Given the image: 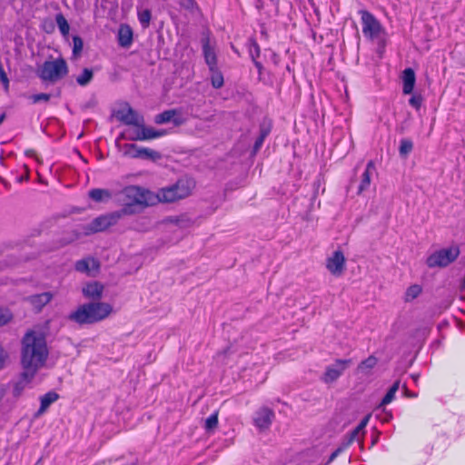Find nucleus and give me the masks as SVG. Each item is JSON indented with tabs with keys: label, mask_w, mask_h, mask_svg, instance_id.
<instances>
[{
	"label": "nucleus",
	"mask_w": 465,
	"mask_h": 465,
	"mask_svg": "<svg viewBox=\"0 0 465 465\" xmlns=\"http://www.w3.org/2000/svg\"><path fill=\"white\" fill-rule=\"evenodd\" d=\"M49 356L46 333L35 327L26 331L21 340V366L27 376H35L45 367Z\"/></svg>",
	"instance_id": "1"
},
{
	"label": "nucleus",
	"mask_w": 465,
	"mask_h": 465,
	"mask_svg": "<svg viewBox=\"0 0 465 465\" xmlns=\"http://www.w3.org/2000/svg\"><path fill=\"white\" fill-rule=\"evenodd\" d=\"M113 312V307L106 302H90L79 306L71 312L69 319L78 324H92L103 321Z\"/></svg>",
	"instance_id": "2"
},
{
	"label": "nucleus",
	"mask_w": 465,
	"mask_h": 465,
	"mask_svg": "<svg viewBox=\"0 0 465 465\" xmlns=\"http://www.w3.org/2000/svg\"><path fill=\"white\" fill-rule=\"evenodd\" d=\"M194 187L195 182L192 178H181L174 184L163 187L155 193L157 203H169L183 200L192 194Z\"/></svg>",
	"instance_id": "3"
},
{
	"label": "nucleus",
	"mask_w": 465,
	"mask_h": 465,
	"mask_svg": "<svg viewBox=\"0 0 465 465\" xmlns=\"http://www.w3.org/2000/svg\"><path fill=\"white\" fill-rule=\"evenodd\" d=\"M122 195V201L125 205L124 211L121 212L122 214L127 213L128 208L134 205L146 207L157 203L155 193L135 185L127 186L123 189Z\"/></svg>",
	"instance_id": "4"
},
{
	"label": "nucleus",
	"mask_w": 465,
	"mask_h": 465,
	"mask_svg": "<svg viewBox=\"0 0 465 465\" xmlns=\"http://www.w3.org/2000/svg\"><path fill=\"white\" fill-rule=\"evenodd\" d=\"M67 73V64L62 58L45 61L37 71V74L42 80L51 83L61 80Z\"/></svg>",
	"instance_id": "5"
},
{
	"label": "nucleus",
	"mask_w": 465,
	"mask_h": 465,
	"mask_svg": "<svg viewBox=\"0 0 465 465\" xmlns=\"http://www.w3.org/2000/svg\"><path fill=\"white\" fill-rule=\"evenodd\" d=\"M460 255V248L452 245L445 249L434 252L427 258V265L430 268L446 267L453 262Z\"/></svg>",
	"instance_id": "6"
},
{
	"label": "nucleus",
	"mask_w": 465,
	"mask_h": 465,
	"mask_svg": "<svg viewBox=\"0 0 465 465\" xmlns=\"http://www.w3.org/2000/svg\"><path fill=\"white\" fill-rule=\"evenodd\" d=\"M122 153L125 157L139 158L156 162L162 158L159 152L138 146L134 143H125L122 146Z\"/></svg>",
	"instance_id": "7"
},
{
	"label": "nucleus",
	"mask_w": 465,
	"mask_h": 465,
	"mask_svg": "<svg viewBox=\"0 0 465 465\" xmlns=\"http://www.w3.org/2000/svg\"><path fill=\"white\" fill-rule=\"evenodd\" d=\"M361 14L364 36L371 40L382 41L384 32L380 23L367 11H362Z\"/></svg>",
	"instance_id": "8"
},
{
	"label": "nucleus",
	"mask_w": 465,
	"mask_h": 465,
	"mask_svg": "<svg viewBox=\"0 0 465 465\" xmlns=\"http://www.w3.org/2000/svg\"><path fill=\"white\" fill-rule=\"evenodd\" d=\"M121 217V212H115L106 215L99 216L88 224L85 233L90 234L106 230L110 226L115 224Z\"/></svg>",
	"instance_id": "9"
},
{
	"label": "nucleus",
	"mask_w": 465,
	"mask_h": 465,
	"mask_svg": "<svg viewBox=\"0 0 465 465\" xmlns=\"http://www.w3.org/2000/svg\"><path fill=\"white\" fill-rule=\"evenodd\" d=\"M351 360H337L335 362L326 368L322 381L325 383H331L337 381L344 371L351 365Z\"/></svg>",
	"instance_id": "10"
},
{
	"label": "nucleus",
	"mask_w": 465,
	"mask_h": 465,
	"mask_svg": "<svg viewBox=\"0 0 465 465\" xmlns=\"http://www.w3.org/2000/svg\"><path fill=\"white\" fill-rule=\"evenodd\" d=\"M326 267L334 276H341L345 269V257L341 251H335L331 257L327 259Z\"/></svg>",
	"instance_id": "11"
},
{
	"label": "nucleus",
	"mask_w": 465,
	"mask_h": 465,
	"mask_svg": "<svg viewBox=\"0 0 465 465\" xmlns=\"http://www.w3.org/2000/svg\"><path fill=\"white\" fill-rule=\"evenodd\" d=\"M273 418L274 412L272 410L262 407L254 413L253 423L260 430H264L271 426Z\"/></svg>",
	"instance_id": "12"
},
{
	"label": "nucleus",
	"mask_w": 465,
	"mask_h": 465,
	"mask_svg": "<svg viewBox=\"0 0 465 465\" xmlns=\"http://www.w3.org/2000/svg\"><path fill=\"white\" fill-rule=\"evenodd\" d=\"M100 264L97 260L92 257L82 259L75 263V270L79 272L93 276L98 272Z\"/></svg>",
	"instance_id": "13"
},
{
	"label": "nucleus",
	"mask_w": 465,
	"mask_h": 465,
	"mask_svg": "<svg viewBox=\"0 0 465 465\" xmlns=\"http://www.w3.org/2000/svg\"><path fill=\"white\" fill-rule=\"evenodd\" d=\"M376 173L375 164L372 161H370L367 163L365 171L361 174V182L358 186V194H361L363 192L367 191L370 188L371 183L372 177Z\"/></svg>",
	"instance_id": "14"
},
{
	"label": "nucleus",
	"mask_w": 465,
	"mask_h": 465,
	"mask_svg": "<svg viewBox=\"0 0 465 465\" xmlns=\"http://www.w3.org/2000/svg\"><path fill=\"white\" fill-rule=\"evenodd\" d=\"M118 118L126 124L140 126L143 123V118L131 107L123 109L118 113Z\"/></svg>",
	"instance_id": "15"
},
{
	"label": "nucleus",
	"mask_w": 465,
	"mask_h": 465,
	"mask_svg": "<svg viewBox=\"0 0 465 465\" xmlns=\"http://www.w3.org/2000/svg\"><path fill=\"white\" fill-rule=\"evenodd\" d=\"M53 293L45 292L39 294L29 296L26 300L31 306L37 312H40L53 299Z\"/></svg>",
	"instance_id": "16"
},
{
	"label": "nucleus",
	"mask_w": 465,
	"mask_h": 465,
	"mask_svg": "<svg viewBox=\"0 0 465 465\" xmlns=\"http://www.w3.org/2000/svg\"><path fill=\"white\" fill-rule=\"evenodd\" d=\"M416 82L415 73L411 68H406L402 72V93L410 94L412 93Z\"/></svg>",
	"instance_id": "17"
},
{
	"label": "nucleus",
	"mask_w": 465,
	"mask_h": 465,
	"mask_svg": "<svg viewBox=\"0 0 465 465\" xmlns=\"http://www.w3.org/2000/svg\"><path fill=\"white\" fill-rule=\"evenodd\" d=\"M103 292L104 285L97 282H89L83 288L84 295L92 300H99Z\"/></svg>",
	"instance_id": "18"
},
{
	"label": "nucleus",
	"mask_w": 465,
	"mask_h": 465,
	"mask_svg": "<svg viewBox=\"0 0 465 465\" xmlns=\"http://www.w3.org/2000/svg\"><path fill=\"white\" fill-rule=\"evenodd\" d=\"M35 376H27L23 370L20 379L13 384L12 394L15 398L22 395L25 389L30 384Z\"/></svg>",
	"instance_id": "19"
},
{
	"label": "nucleus",
	"mask_w": 465,
	"mask_h": 465,
	"mask_svg": "<svg viewBox=\"0 0 465 465\" xmlns=\"http://www.w3.org/2000/svg\"><path fill=\"white\" fill-rule=\"evenodd\" d=\"M58 398H59L58 394L54 391H49V392L45 393V395H43L40 398V403H41L40 408L36 411L35 416L36 418H38L41 415H43L47 411L49 406L52 403L55 402L58 400Z\"/></svg>",
	"instance_id": "20"
},
{
	"label": "nucleus",
	"mask_w": 465,
	"mask_h": 465,
	"mask_svg": "<svg viewBox=\"0 0 465 465\" xmlns=\"http://www.w3.org/2000/svg\"><path fill=\"white\" fill-rule=\"evenodd\" d=\"M118 41L121 46L129 47L133 42V30L127 25H121L118 30Z\"/></svg>",
	"instance_id": "21"
},
{
	"label": "nucleus",
	"mask_w": 465,
	"mask_h": 465,
	"mask_svg": "<svg viewBox=\"0 0 465 465\" xmlns=\"http://www.w3.org/2000/svg\"><path fill=\"white\" fill-rule=\"evenodd\" d=\"M203 54L205 58V63L209 66V69L213 70V68L216 67L217 64L216 54L213 49L210 46L208 40H205L203 43Z\"/></svg>",
	"instance_id": "22"
},
{
	"label": "nucleus",
	"mask_w": 465,
	"mask_h": 465,
	"mask_svg": "<svg viewBox=\"0 0 465 465\" xmlns=\"http://www.w3.org/2000/svg\"><path fill=\"white\" fill-rule=\"evenodd\" d=\"M89 197L96 203H104L111 199L112 193L107 189H93L88 193Z\"/></svg>",
	"instance_id": "23"
},
{
	"label": "nucleus",
	"mask_w": 465,
	"mask_h": 465,
	"mask_svg": "<svg viewBox=\"0 0 465 465\" xmlns=\"http://www.w3.org/2000/svg\"><path fill=\"white\" fill-rule=\"evenodd\" d=\"M400 388V381H396L393 385L390 388L386 395L381 400V403L378 405V409H382V411H385V406L390 404L396 396L397 391Z\"/></svg>",
	"instance_id": "24"
},
{
	"label": "nucleus",
	"mask_w": 465,
	"mask_h": 465,
	"mask_svg": "<svg viewBox=\"0 0 465 465\" xmlns=\"http://www.w3.org/2000/svg\"><path fill=\"white\" fill-rule=\"evenodd\" d=\"M377 362L378 360L376 357L370 356L359 364L357 371L363 375H369L371 370L376 366Z\"/></svg>",
	"instance_id": "25"
},
{
	"label": "nucleus",
	"mask_w": 465,
	"mask_h": 465,
	"mask_svg": "<svg viewBox=\"0 0 465 465\" xmlns=\"http://www.w3.org/2000/svg\"><path fill=\"white\" fill-rule=\"evenodd\" d=\"M166 134L163 130H155L153 127L145 126L142 124V137L146 140L156 139Z\"/></svg>",
	"instance_id": "26"
},
{
	"label": "nucleus",
	"mask_w": 465,
	"mask_h": 465,
	"mask_svg": "<svg viewBox=\"0 0 465 465\" xmlns=\"http://www.w3.org/2000/svg\"><path fill=\"white\" fill-rule=\"evenodd\" d=\"M422 288L419 284H412L407 288L404 293V301L406 302H411L415 300L421 293Z\"/></svg>",
	"instance_id": "27"
},
{
	"label": "nucleus",
	"mask_w": 465,
	"mask_h": 465,
	"mask_svg": "<svg viewBox=\"0 0 465 465\" xmlns=\"http://www.w3.org/2000/svg\"><path fill=\"white\" fill-rule=\"evenodd\" d=\"M363 435L364 431L358 430V427H356L350 434L346 442L343 445L348 448L354 440H359L361 448L363 447Z\"/></svg>",
	"instance_id": "28"
},
{
	"label": "nucleus",
	"mask_w": 465,
	"mask_h": 465,
	"mask_svg": "<svg viewBox=\"0 0 465 465\" xmlns=\"http://www.w3.org/2000/svg\"><path fill=\"white\" fill-rule=\"evenodd\" d=\"M55 21L61 34L64 36L67 35L69 34L70 26L65 17L62 14H58L55 17Z\"/></svg>",
	"instance_id": "29"
},
{
	"label": "nucleus",
	"mask_w": 465,
	"mask_h": 465,
	"mask_svg": "<svg viewBox=\"0 0 465 465\" xmlns=\"http://www.w3.org/2000/svg\"><path fill=\"white\" fill-rule=\"evenodd\" d=\"M218 426V412H213L204 421V429L207 432H213Z\"/></svg>",
	"instance_id": "30"
},
{
	"label": "nucleus",
	"mask_w": 465,
	"mask_h": 465,
	"mask_svg": "<svg viewBox=\"0 0 465 465\" xmlns=\"http://www.w3.org/2000/svg\"><path fill=\"white\" fill-rule=\"evenodd\" d=\"M211 71V82L212 85L214 88H221L223 85V76L221 72H219L216 67Z\"/></svg>",
	"instance_id": "31"
},
{
	"label": "nucleus",
	"mask_w": 465,
	"mask_h": 465,
	"mask_svg": "<svg viewBox=\"0 0 465 465\" xmlns=\"http://www.w3.org/2000/svg\"><path fill=\"white\" fill-rule=\"evenodd\" d=\"M92 78H93V71L88 68H85V69H84L83 73L76 78V82L80 85L84 86L88 83H90Z\"/></svg>",
	"instance_id": "32"
},
{
	"label": "nucleus",
	"mask_w": 465,
	"mask_h": 465,
	"mask_svg": "<svg viewBox=\"0 0 465 465\" xmlns=\"http://www.w3.org/2000/svg\"><path fill=\"white\" fill-rule=\"evenodd\" d=\"M174 115L173 111H165L162 114H159L155 116L154 122L156 124H165L172 120Z\"/></svg>",
	"instance_id": "33"
},
{
	"label": "nucleus",
	"mask_w": 465,
	"mask_h": 465,
	"mask_svg": "<svg viewBox=\"0 0 465 465\" xmlns=\"http://www.w3.org/2000/svg\"><path fill=\"white\" fill-rule=\"evenodd\" d=\"M413 148V143L411 141L408 140V139H403L401 141V145H400V153L401 155H403V156H406L408 155L411 150Z\"/></svg>",
	"instance_id": "34"
},
{
	"label": "nucleus",
	"mask_w": 465,
	"mask_h": 465,
	"mask_svg": "<svg viewBox=\"0 0 465 465\" xmlns=\"http://www.w3.org/2000/svg\"><path fill=\"white\" fill-rule=\"evenodd\" d=\"M13 319V314L8 309L0 308V327L6 325Z\"/></svg>",
	"instance_id": "35"
},
{
	"label": "nucleus",
	"mask_w": 465,
	"mask_h": 465,
	"mask_svg": "<svg viewBox=\"0 0 465 465\" xmlns=\"http://www.w3.org/2000/svg\"><path fill=\"white\" fill-rule=\"evenodd\" d=\"M10 361L9 352L0 344V371L5 368Z\"/></svg>",
	"instance_id": "36"
},
{
	"label": "nucleus",
	"mask_w": 465,
	"mask_h": 465,
	"mask_svg": "<svg viewBox=\"0 0 465 465\" xmlns=\"http://www.w3.org/2000/svg\"><path fill=\"white\" fill-rule=\"evenodd\" d=\"M423 102V98L419 94H414L409 100V104L415 108L416 110H420Z\"/></svg>",
	"instance_id": "37"
},
{
	"label": "nucleus",
	"mask_w": 465,
	"mask_h": 465,
	"mask_svg": "<svg viewBox=\"0 0 465 465\" xmlns=\"http://www.w3.org/2000/svg\"><path fill=\"white\" fill-rule=\"evenodd\" d=\"M138 18H139V21L140 23L143 25V26H148L149 23H150V20H151V13L149 10H143V11H140L138 13Z\"/></svg>",
	"instance_id": "38"
},
{
	"label": "nucleus",
	"mask_w": 465,
	"mask_h": 465,
	"mask_svg": "<svg viewBox=\"0 0 465 465\" xmlns=\"http://www.w3.org/2000/svg\"><path fill=\"white\" fill-rule=\"evenodd\" d=\"M73 43H74L73 54H74V55H78L83 50V46H84L83 40L79 36L75 35L73 37Z\"/></svg>",
	"instance_id": "39"
},
{
	"label": "nucleus",
	"mask_w": 465,
	"mask_h": 465,
	"mask_svg": "<svg viewBox=\"0 0 465 465\" xmlns=\"http://www.w3.org/2000/svg\"><path fill=\"white\" fill-rule=\"evenodd\" d=\"M30 99L32 100V102L34 104L40 103V102H47L50 99V94H34L30 97Z\"/></svg>",
	"instance_id": "40"
},
{
	"label": "nucleus",
	"mask_w": 465,
	"mask_h": 465,
	"mask_svg": "<svg viewBox=\"0 0 465 465\" xmlns=\"http://www.w3.org/2000/svg\"><path fill=\"white\" fill-rule=\"evenodd\" d=\"M137 127H138L137 130L132 132L129 134L128 139L131 141H145V139H143V138H138V137H142V124Z\"/></svg>",
	"instance_id": "41"
},
{
	"label": "nucleus",
	"mask_w": 465,
	"mask_h": 465,
	"mask_svg": "<svg viewBox=\"0 0 465 465\" xmlns=\"http://www.w3.org/2000/svg\"><path fill=\"white\" fill-rule=\"evenodd\" d=\"M181 5L190 11H193L196 7L194 0H181Z\"/></svg>",
	"instance_id": "42"
},
{
	"label": "nucleus",
	"mask_w": 465,
	"mask_h": 465,
	"mask_svg": "<svg viewBox=\"0 0 465 465\" xmlns=\"http://www.w3.org/2000/svg\"><path fill=\"white\" fill-rule=\"evenodd\" d=\"M250 53L253 60L260 55V47L256 43L252 44Z\"/></svg>",
	"instance_id": "43"
},
{
	"label": "nucleus",
	"mask_w": 465,
	"mask_h": 465,
	"mask_svg": "<svg viewBox=\"0 0 465 465\" xmlns=\"http://www.w3.org/2000/svg\"><path fill=\"white\" fill-rule=\"evenodd\" d=\"M347 448L342 444L341 446H340L335 451H333L331 453V455L330 456V459H329V461H332L334 460V459H336L338 457V455L340 453H341L343 450H345Z\"/></svg>",
	"instance_id": "44"
},
{
	"label": "nucleus",
	"mask_w": 465,
	"mask_h": 465,
	"mask_svg": "<svg viewBox=\"0 0 465 465\" xmlns=\"http://www.w3.org/2000/svg\"><path fill=\"white\" fill-rule=\"evenodd\" d=\"M266 134H267V132H263L262 134V135L256 140L255 144H254V150L255 151L260 149V147L262 146V144L263 143V140H264V137L266 136Z\"/></svg>",
	"instance_id": "45"
},
{
	"label": "nucleus",
	"mask_w": 465,
	"mask_h": 465,
	"mask_svg": "<svg viewBox=\"0 0 465 465\" xmlns=\"http://www.w3.org/2000/svg\"><path fill=\"white\" fill-rule=\"evenodd\" d=\"M370 417H371V415H367L366 417L363 418V420L357 426L358 427V430L364 431V429H365V427L367 426V424L369 422Z\"/></svg>",
	"instance_id": "46"
},
{
	"label": "nucleus",
	"mask_w": 465,
	"mask_h": 465,
	"mask_svg": "<svg viewBox=\"0 0 465 465\" xmlns=\"http://www.w3.org/2000/svg\"><path fill=\"white\" fill-rule=\"evenodd\" d=\"M78 238V235L77 234H74L73 236H71L70 238H68L65 242H64V244L66 243H69L71 242H74V240H76Z\"/></svg>",
	"instance_id": "47"
},
{
	"label": "nucleus",
	"mask_w": 465,
	"mask_h": 465,
	"mask_svg": "<svg viewBox=\"0 0 465 465\" xmlns=\"http://www.w3.org/2000/svg\"><path fill=\"white\" fill-rule=\"evenodd\" d=\"M5 395V388L4 387H1L0 388V402L2 401V400L4 399Z\"/></svg>",
	"instance_id": "48"
},
{
	"label": "nucleus",
	"mask_w": 465,
	"mask_h": 465,
	"mask_svg": "<svg viewBox=\"0 0 465 465\" xmlns=\"http://www.w3.org/2000/svg\"><path fill=\"white\" fill-rule=\"evenodd\" d=\"M387 415H388V418L385 420V421H387L392 418V415L391 413H387Z\"/></svg>",
	"instance_id": "49"
},
{
	"label": "nucleus",
	"mask_w": 465,
	"mask_h": 465,
	"mask_svg": "<svg viewBox=\"0 0 465 465\" xmlns=\"http://www.w3.org/2000/svg\"><path fill=\"white\" fill-rule=\"evenodd\" d=\"M26 153H27L28 155H33V154H35L34 151H31V150H30V151H27V152H26Z\"/></svg>",
	"instance_id": "50"
},
{
	"label": "nucleus",
	"mask_w": 465,
	"mask_h": 465,
	"mask_svg": "<svg viewBox=\"0 0 465 465\" xmlns=\"http://www.w3.org/2000/svg\"><path fill=\"white\" fill-rule=\"evenodd\" d=\"M255 65H256L257 67H260V64H259L258 62H255Z\"/></svg>",
	"instance_id": "51"
}]
</instances>
